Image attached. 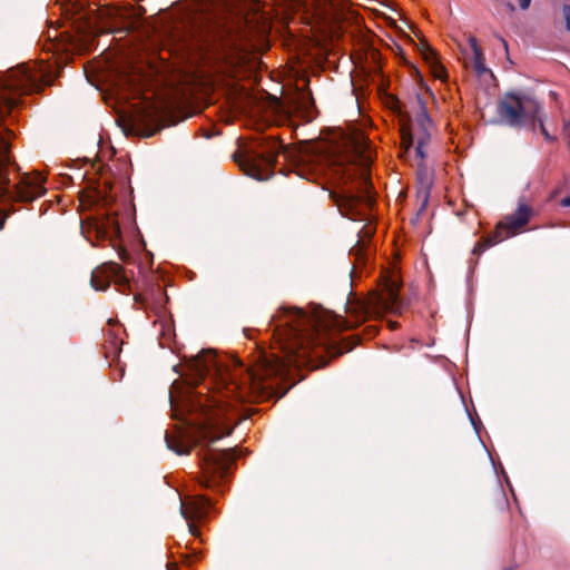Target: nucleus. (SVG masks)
<instances>
[{"label":"nucleus","mask_w":570,"mask_h":570,"mask_svg":"<svg viewBox=\"0 0 570 570\" xmlns=\"http://www.w3.org/2000/svg\"><path fill=\"white\" fill-rule=\"evenodd\" d=\"M399 294L395 284H387L384 293L366 299L348 301L345 305L347 317L331 311H316L307 314L301 308L281 307L272 316L273 337L283 356L256 350L249 365L235 357H220L212 351H203L193 361L199 380L204 381L202 391H190L184 401L193 410L206 406L219 407L220 397H235L239 401H268L283 397L292 384V370L313 366L312 353L326 351L334 356L353 350L362 340L361 334L342 338L338 343L331 332L352 330L375 316L380 309L393 311L397 306Z\"/></svg>","instance_id":"obj_1"},{"label":"nucleus","mask_w":570,"mask_h":570,"mask_svg":"<svg viewBox=\"0 0 570 570\" xmlns=\"http://www.w3.org/2000/svg\"><path fill=\"white\" fill-rule=\"evenodd\" d=\"M216 430H166L167 448L178 455L188 454L193 448L202 449V485L216 489L227 478L236 459V446L226 449L214 448V443L225 434H216ZM233 430H227L229 435Z\"/></svg>","instance_id":"obj_2"},{"label":"nucleus","mask_w":570,"mask_h":570,"mask_svg":"<svg viewBox=\"0 0 570 570\" xmlns=\"http://www.w3.org/2000/svg\"><path fill=\"white\" fill-rule=\"evenodd\" d=\"M279 155L285 160H292L295 153L277 138L262 137L233 157L247 176L266 180L274 175Z\"/></svg>","instance_id":"obj_3"},{"label":"nucleus","mask_w":570,"mask_h":570,"mask_svg":"<svg viewBox=\"0 0 570 570\" xmlns=\"http://www.w3.org/2000/svg\"><path fill=\"white\" fill-rule=\"evenodd\" d=\"M338 170L342 173V178L346 180H353L357 176V187L344 188L341 193L332 191L330 197L343 216L353 220L362 219L365 209L373 202L370 177L363 170L357 173L350 165H340Z\"/></svg>","instance_id":"obj_4"},{"label":"nucleus","mask_w":570,"mask_h":570,"mask_svg":"<svg viewBox=\"0 0 570 570\" xmlns=\"http://www.w3.org/2000/svg\"><path fill=\"white\" fill-rule=\"evenodd\" d=\"M541 106L528 96L507 94L497 106L500 122L512 128H520L530 122L533 127Z\"/></svg>","instance_id":"obj_5"},{"label":"nucleus","mask_w":570,"mask_h":570,"mask_svg":"<svg viewBox=\"0 0 570 570\" xmlns=\"http://www.w3.org/2000/svg\"><path fill=\"white\" fill-rule=\"evenodd\" d=\"M110 282H114L118 286V291L121 294L131 292L130 282L121 265L109 262L92 271L90 283L96 291H106Z\"/></svg>","instance_id":"obj_6"},{"label":"nucleus","mask_w":570,"mask_h":570,"mask_svg":"<svg viewBox=\"0 0 570 570\" xmlns=\"http://www.w3.org/2000/svg\"><path fill=\"white\" fill-rule=\"evenodd\" d=\"M416 104L419 112L414 121L410 116L403 115V125L401 127V136L404 145L411 146L414 144V138H420L422 134L428 135L430 139V128L432 125L431 118L428 115L426 106L420 96H416Z\"/></svg>","instance_id":"obj_7"},{"label":"nucleus","mask_w":570,"mask_h":570,"mask_svg":"<svg viewBox=\"0 0 570 570\" xmlns=\"http://www.w3.org/2000/svg\"><path fill=\"white\" fill-rule=\"evenodd\" d=\"M533 215V209L525 203H519L518 208L511 215H508L502 222L503 229H507L508 234L514 235L519 229L523 228Z\"/></svg>","instance_id":"obj_8"},{"label":"nucleus","mask_w":570,"mask_h":570,"mask_svg":"<svg viewBox=\"0 0 570 570\" xmlns=\"http://www.w3.org/2000/svg\"><path fill=\"white\" fill-rule=\"evenodd\" d=\"M212 505L209 498L202 495L199 497L191 507H181V514L188 521L189 532L193 535L198 534L196 525L193 523L195 519H202L206 515L208 508Z\"/></svg>","instance_id":"obj_9"},{"label":"nucleus","mask_w":570,"mask_h":570,"mask_svg":"<svg viewBox=\"0 0 570 570\" xmlns=\"http://www.w3.org/2000/svg\"><path fill=\"white\" fill-rule=\"evenodd\" d=\"M509 236H511V234H508L507 229H503L502 224L500 223L492 233H490L481 242L475 244L473 248V254L480 255L485 249L494 246L495 244L502 242L504 238Z\"/></svg>","instance_id":"obj_10"},{"label":"nucleus","mask_w":570,"mask_h":570,"mask_svg":"<svg viewBox=\"0 0 570 570\" xmlns=\"http://www.w3.org/2000/svg\"><path fill=\"white\" fill-rule=\"evenodd\" d=\"M469 42H470L471 49L474 53V70H475V72L479 76H481V75L490 71L484 65V57H483L481 48L478 45L476 39L474 37H470Z\"/></svg>","instance_id":"obj_11"},{"label":"nucleus","mask_w":570,"mask_h":570,"mask_svg":"<svg viewBox=\"0 0 570 570\" xmlns=\"http://www.w3.org/2000/svg\"><path fill=\"white\" fill-rule=\"evenodd\" d=\"M297 108L311 115L312 110L315 108V101L311 91H301L296 98Z\"/></svg>","instance_id":"obj_12"},{"label":"nucleus","mask_w":570,"mask_h":570,"mask_svg":"<svg viewBox=\"0 0 570 570\" xmlns=\"http://www.w3.org/2000/svg\"><path fill=\"white\" fill-rule=\"evenodd\" d=\"M422 135L423 136H420V138H414V142H416V148H415L416 156L420 157L421 159H424L425 158L424 147L430 141V139H428L426 134H422Z\"/></svg>","instance_id":"obj_13"},{"label":"nucleus","mask_w":570,"mask_h":570,"mask_svg":"<svg viewBox=\"0 0 570 570\" xmlns=\"http://www.w3.org/2000/svg\"><path fill=\"white\" fill-rule=\"evenodd\" d=\"M541 112H542V110L538 114L535 122H538L539 129H540V131L543 135L546 140H548V141H556L557 138L554 136L550 135L549 131L547 130V128L544 126V122H543V118H542Z\"/></svg>","instance_id":"obj_14"},{"label":"nucleus","mask_w":570,"mask_h":570,"mask_svg":"<svg viewBox=\"0 0 570 570\" xmlns=\"http://www.w3.org/2000/svg\"><path fill=\"white\" fill-rule=\"evenodd\" d=\"M169 403L171 406V411L174 412V417L176 420L184 421L183 413H178V404H177L176 400L174 399V396L171 395V393H169Z\"/></svg>","instance_id":"obj_15"},{"label":"nucleus","mask_w":570,"mask_h":570,"mask_svg":"<svg viewBox=\"0 0 570 570\" xmlns=\"http://www.w3.org/2000/svg\"><path fill=\"white\" fill-rule=\"evenodd\" d=\"M468 414H469L472 428H483L482 421L476 412H474L473 414L471 412H468Z\"/></svg>","instance_id":"obj_16"},{"label":"nucleus","mask_w":570,"mask_h":570,"mask_svg":"<svg viewBox=\"0 0 570 570\" xmlns=\"http://www.w3.org/2000/svg\"><path fill=\"white\" fill-rule=\"evenodd\" d=\"M562 13L566 21V28L568 31H570V4L564 3L562 6Z\"/></svg>","instance_id":"obj_17"},{"label":"nucleus","mask_w":570,"mask_h":570,"mask_svg":"<svg viewBox=\"0 0 570 570\" xmlns=\"http://www.w3.org/2000/svg\"><path fill=\"white\" fill-rule=\"evenodd\" d=\"M239 55V51L238 49L236 48V45L234 43L233 45V48H230V55L226 52L225 55V59L227 60H230V63H234V61L236 59H238V57H233V56H238Z\"/></svg>","instance_id":"obj_18"},{"label":"nucleus","mask_w":570,"mask_h":570,"mask_svg":"<svg viewBox=\"0 0 570 570\" xmlns=\"http://www.w3.org/2000/svg\"><path fill=\"white\" fill-rule=\"evenodd\" d=\"M376 332H377L376 327L371 325V326H367L364 328L363 334L367 338H372L375 336Z\"/></svg>","instance_id":"obj_19"},{"label":"nucleus","mask_w":570,"mask_h":570,"mask_svg":"<svg viewBox=\"0 0 570 570\" xmlns=\"http://www.w3.org/2000/svg\"><path fill=\"white\" fill-rule=\"evenodd\" d=\"M563 132L568 140V147L570 148V119L563 125Z\"/></svg>","instance_id":"obj_20"},{"label":"nucleus","mask_w":570,"mask_h":570,"mask_svg":"<svg viewBox=\"0 0 570 570\" xmlns=\"http://www.w3.org/2000/svg\"><path fill=\"white\" fill-rule=\"evenodd\" d=\"M423 55H424L425 60H428V61H430L432 59L434 60L435 56H436V53L431 48H429L426 51H424Z\"/></svg>","instance_id":"obj_21"},{"label":"nucleus","mask_w":570,"mask_h":570,"mask_svg":"<svg viewBox=\"0 0 570 570\" xmlns=\"http://www.w3.org/2000/svg\"><path fill=\"white\" fill-rule=\"evenodd\" d=\"M531 4V0H519V6L522 10H527Z\"/></svg>","instance_id":"obj_22"},{"label":"nucleus","mask_w":570,"mask_h":570,"mask_svg":"<svg viewBox=\"0 0 570 570\" xmlns=\"http://www.w3.org/2000/svg\"><path fill=\"white\" fill-rule=\"evenodd\" d=\"M561 206L563 207H569L570 206V197H564L562 200H561Z\"/></svg>","instance_id":"obj_23"},{"label":"nucleus","mask_w":570,"mask_h":570,"mask_svg":"<svg viewBox=\"0 0 570 570\" xmlns=\"http://www.w3.org/2000/svg\"><path fill=\"white\" fill-rule=\"evenodd\" d=\"M507 8H508L511 12H513V11L515 10L514 4H513V3H511V2H507Z\"/></svg>","instance_id":"obj_24"},{"label":"nucleus","mask_w":570,"mask_h":570,"mask_svg":"<svg viewBox=\"0 0 570 570\" xmlns=\"http://www.w3.org/2000/svg\"><path fill=\"white\" fill-rule=\"evenodd\" d=\"M134 299H135V302H137V303L142 302V298H141V295H140V294H135Z\"/></svg>","instance_id":"obj_25"},{"label":"nucleus","mask_w":570,"mask_h":570,"mask_svg":"<svg viewBox=\"0 0 570 570\" xmlns=\"http://www.w3.org/2000/svg\"><path fill=\"white\" fill-rule=\"evenodd\" d=\"M186 428H202V429H205V428H210L209 425H193V424H188Z\"/></svg>","instance_id":"obj_26"},{"label":"nucleus","mask_w":570,"mask_h":570,"mask_svg":"<svg viewBox=\"0 0 570 570\" xmlns=\"http://www.w3.org/2000/svg\"><path fill=\"white\" fill-rule=\"evenodd\" d=\"M504 47V49L507 50L508 49V43L507 41L503 39V38H499Z\"/></svg>","instance_id":"obj_27"},{"label":"nucleus","mask_w":570,"mask_h":570,"mask_svg":"<svg viewBox=\"0 0 570 570\" xmlns=\"http://www.w3.org/2000/svg\"><path fill=\"white\" fill-rule=\"evenodd\" d=\"M171 428L177 429V428H181V426L178 424H175V425H171Z\"/></svg>","instance_id":"obj_28"},{"label":"nucleus","mask_w":570,"mask_h":570,"mask_svg":"<svg viewBox=\"0 0 570 570\" xmlns=\"http://www.w3.org/2000/svg\"><path fill=\"white\" fill-rule=\"evenodd\" d=\"M396 326L395 323H391V327L394 328Z\"/></svg>","instance_id":"obj_29"}]
</instances>
